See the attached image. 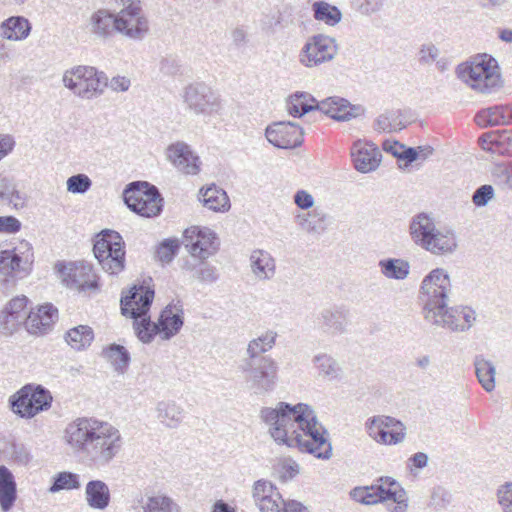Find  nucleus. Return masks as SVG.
Returning a JSON list of instances; mask_svg holds the SVG:
<instances>
[{"label": "nucleus", "instance_id": "obj_1", "mask_svg": "<svg viewBox=\"0 0 512 512\" xmlns=\"http://www.w3.org/2000/svg\"><path fill=\"white\" fill-rule=\"evenodd\" d=\"M260 418L269 426V434L277 444L297 448L322 460L332 457L328 432L310 405L279 402L275 408H262Z\"/></svg>", "mask_w": 512, "mask_h": 512}, {"label": "nucleus", "instance_id": "obj_2", "mask_svg": "<svg viewBox=\"0 0 512 512\" xmlns=\"http://www.w3.org/2000/svg\"><path fill=\"white\" fill-rule=\"evenodd\" d=\"M63 440L69 449L91 465H108L122 450L120 430L96 417H78L67 424Z\"/></svg>", "mask_w": 512, "mask_h": 512}, {"label": "nucleus", "instance_id": "obj_3", "mask_svg": "<svg viewBox=\"0 0 512 512\" xmlns=\"http://www.w3.org/2000/svg\"><path fill=\"white\" fill-rule=\"evenodd\" d=\"M286 110L295 118L312 111H320L337 121H349L365 112L363 106L352 105L344 98L335 96L318 101L305 91H296L290 94L286 99Z\"/></svg>", "mask_w": 512, "mask_h": 512}, {"label": "nucleus", "instance_id": "obj_4", "mask_svg": "<svg viewBox=\"0 0 512 512\" xmlns=\"http://www.w3.org/2000/svg\"><path fill=\"white\" fill-rule=\"evenodd\" d=\"M409 235L414 244L434 255L451 254L458 246L455 232L448 228L438 229L426 213L412 217Z\"/></svg>", "mask_w": 512, "mask_h": 512}, {"label": "nucleus", "instance_id": "obj_5", "mask_svg": "<svg viewBox=\"0 0 512 512\" xmlns=\"http://www.w3.org/2000/svg\"><path fill=\"white\" fill-rule=\"evenodd\" d=\"M457 77L480 93H490L501 84L497 61L488 54H480L470 61L459 64Z\"/></svg>", "mask_w": 512, "mask_h": 512}, {"label": "nucleus", "instance_id": "obj_6", "mask_svg": "<svg viewBox=\"0 0 512 512\" xmlns=\"http://www.w3.org/2000/svg\"><path fill=\"white\" fill-rule=\"evenodd\" d=\"M185 110L204 119L222 117L224 103L218 91L204 81H194L185 85L180 92Z\"/></svg>", "mask_w": 512, "mask_h": 512}, {"label": "nucleus", "instance_id": "obj_7", "mask_svg": "<svg viewBox=\"0 0 512 512\" xmlns=\"http://www.w3.org/2000/svg\"><path fill=\"white\" fill-rule=\"evenodd\" d=\"M62 83L75 96L91 100L104 93L108 78L93 66L78 65L64 72Z\"/></svg>", "mask_w": 512, "mask_h": 512}, {"label": "nucleus", "instance_id": "obj_8", "mask_svg": "<svg viewBox=\"0 0 512 512\" xmlns=\"http://www.w3.org/2000/svg\"><path fill=\"white\" fill-rule=\"evenodd\" d=\"M34 254L27 242L11 250L0 251V284L4 292L12 290L19 279L30 274Z\"/></svg>", "mask_w": 512, "mask_h": 512}, {"label": "nucleus", "instance_id": "obj_9", "mask_svg": "<svg viewBox=\"0 0 512 512\" xmlns=\"http://www.w3.org/2000/svg\"><path fill=\"white\" fill-rule=\"evenodd\" d=\"M184 324V310L180 301L168 304L160 313L158 322L144 318L137 327V337L143 343H150L156 335L169 340L179 333Z\"/></svg>", "mask_w": 512, "mask_h": 512}, {"label": "nucleus", "instance_id": "obj_10", "mask_svg": "<svg viewBox=\"0 0 512 512\" xmlns=\"http://www.w3.org/2000/svg\"><path fill=\"white\" fill-rule=\"evenodd\" d=\"M239 369L248 389L256 395L271 393L277 386L279 365L271 356L258 360L243 359Z\"/></svg>", "mask_w": 512, "mask_h": 512}, {"label": "nucleus", "instance_id": "obj_11", "mask_svg": "<svg viewBox=\"0 0 512 512\" xmlns=\"http://www.w3.org/2000/svg\"><path fill=\"white\" fill-rule=\"evenodd\" d=\"M452 285L448 272L443 268H435L422 280L420 287L423 302V316L426 320L433 312H441L448 305Z\"/></svg>", "mask_w": 512, "mask_h": 512}, {"label": "nucleus", "instance_id": "obj_12", "mask_svg": "<svg viewBox=\"0 0 512 512\" xmlns=\"http://www.w3.org/2000/svg\"><path fill=\"white\" fill-rule=\"evenodd\" d=\"M51 392L40 384L29 383L8 399L10 410L20 418L32 419L52 405Z\"/></svg>", "mask_w": 512, "mask_h": 512}, {"label": "nucleus", "instance_id": "obj_13", "mask_svg": "<svg viewBox=\"0 0 512 512\" xmlns=\"http://www.w3.org/2000/svg\"><path fill=\"white\" fill-rule=\"evenodd\" d=\"M93 252L102 269L109 275H118L125 269V243L118 232L101 231L97 235Z\"/></svg>", "mask_w": 512, "mask_h": 512}, {"label": "nucleus", "instance_id": "obj_14", "mask_svg": "<svg viewBox=\"0 0 512 512\" xmlns=\"http://www.w3.org/2000/svg\"><path fill=\"white\" fill-rule=\"evenodd\" d=\"M124 201L128 208L146 218L160 214L163 198L158 189L148 182H131L124 190Z\"/></svg>", "mask_w": 512, "mask_h": 512}, {"label": "nucleus", "instance_id": "obj_15", "mask_svg": "<svg viewBox=\"0 0 512 512\" xmlns=\"http://www.w3.org/2000/svg\"><path fill=\"white\" fill-rule=\"evenodd\" d=\"M151 30L150 20L140 0H126L118 11L117 33L125 38L140 42Z\"/></svg>", "mask_w": 512, "mask_h": 512}, {"label": "nucleus", "instance_id": "obj_16", "mask_svg": "<svg viewBox=\"0 0 512 512\" xmlns=\"http://www.w3.org/2000/svg\"><path fill=\"white\" fill-rule=\"evenodd\" d=\"M337 52L338 45L335 38L316 34L307 39L299 52L298 61L306 68H315L332 61Z\"/></svg>", "mask_w": 512, "mask_h": 512}, {"label": "nucleus", "instance_id": "obj_17", "mask_svg": "<svg viewBox=\"0 0 512 512\" xmlns=\"http://www.w3.org/2000/svg\"><path fill=\"white\" fill-rule=\"evenodd\" d=\"M62 282L70 289L80 292L97 290L98 277L91 264L85 261L57 262L54 267Z\"/></svg>", "mask_w": 512, "mask_h": 512}, {"label": "nucleus", "instance_id": "obj_18", "mask_svg": "<svg viewBox=\"0 0 512 512\" xmlns=\"http://www.w3.org/2000/svg\"><path fill=\"white\" fill-rule=\"evenodd\" d=\"M365 427L369 437L381 445H398L406 438V426L391 416L370 417L367 419Z\"/></svg>", "mask_w": 512, "mask_h": 512}, {"label": "nucleus", "instance_id": "obj_19", "mask_svg": "<svg viewBox=\"0 0 512 512\" xmlns=\"http://www.w3.org/2000/svg\"><path fill=\"white\" fill-rule=\"evenodd\" d=\"M476 319V311L469 306L448 307L447 305L441 312H433L426 321L452 332H466L474 325Z\"/></svg>", "mask_w": 512, "mask_h": 512}, {"label": "nucleus", "instance_id": "obj_20", "mask_svg": "<svg viewBox=\"0 0 512 512\" xmlns=\"http://www.w3.org/2000/svg\"><path fill=\"white\" fill-rule=\"evenodd\" d=\"M153 299L154 290L144 285L134 286L129 291V295L121 299V312L134 320L133 327L136 334L139 322L150 317L148 313Z\"/></svg>", "mask_w": 512, "mask_h": 512}, {"label": "nucleus", "instance_id": "obj_21", "mask_svg": "<svg viewBox=\"0 0 512 512\" xmlns=\"http://www.w3.org/2000/svg\"><path fill=\"white\" fill-rule=\"evenodd\" d=\"M183 243L192 256L202 260L213 255L219 246L216 234L210 228L199 226L184 231Z\"/></svg>", "mask_w": 512, "mask_h": 512}, {"label": "nucleus", "instance_id": "obj_22", "mask_svg": "<svg viewBox=\"0 0 512 512\" xmlns=\"http://www.w3.org/2000/svg\"><path fill=\"white\" fill-rule=\"evenodd\" d=\"M265 136L269 143L280 149L296 148L303 142L302 128L290 121L272 123L266 128Z\"/></svg>", "mask_w": 512, "mask_h": 512}, {"label": "nucleus", "instance_id": "obj_23", "mask_svg": "<svg viewBox=\"0 0 512 512\" xmlns=\"http://www.w3.org/2000/svg\"><path fill=\"white\" fill-rule=\"evenodd\" d=\"M252 498L260 512H284L286 501L271 481L259 479L252 486Z\"/></svg>", "mask_w": 512, "mask_h": 512}, {"label": "nucleus", "instance_id": "obj_24", "mask_svg": "<svg viewBox=\"0 0 512 512\" xmlns=\"http://www.w3.org/2000/svg\"><path fill=\"white\" fill-rule=\"evenodd\" d=\"M167 159L181 173L197 175L201 170V160L192 148L185 142L178 141L168 146Z\"/></svg>", "mask_w": 512, "mask_h": 512}, {"label": "nucleus", "instance_id": "obj_25", "mask_svg": "<svg viewBox=\"0 0 512 512\" xmlns=\"http://www.w3.org/2000/svg\"><path fill=\"white\" fill-rule=\"evenodd\" d=\"M28 298L24 295L11 299L0 314V333L12 335L25 325Z\"/></svg>", "mask_w": 512, "mask_h": 512}, {"label": "nucleus", "instance_id": "obj_26", "mask_svg": "<svg viewBox=\"0 0 512 512\" xmlns=\"http://www.w3.org/2000/svg\"><path fill=\"white\" fill-rule=\"evenodd\" d=\"M117 22L118 12L100 8L89 17L88 30L95 39L107 41L117 33Z\"/></svg>", "mask_w": 512, "mask_h": 512}, {"label": "nucleus", "instance_id": "obj_27", "mask_svg": "<svg viewBox=\"0 0 512 512\" xmlns=\"http://www.w3.org/2000/svg\"><path fill=\"white\" fill-rule=\"evenodd\" d=\"M377 503L387 500L393 501V506L388 507L390 512H406L408 499L405 490L398 482L390 477L380 478L376 483Z\"/></svg>", "mask_w": 512, "mask_h": 512}, {"label": "nucleus", "instance_id": "obj_28", "mask_svg": "<svg viewBox=\"0 0 512 512\" xmlns=\"http://www.w3.org/2000/svg\"><path fill=\"white\" fill-rule=\"evenodd\" d=\"M354 167L361 173H369L378 168L381 162V152L373 143L358 140L351 148Z\"/></svg>", "mask_w": 512, "mask_h": 512}, {"label": "nucleus", "instance_id": "obj_29", "mask_svg": "<svg viewBox=\"0 0 512 512\" xmlns=\"http://www.w3.org/2000/svg\"><path fill=\"white\" fill-rule=\"evenodd\" d=\"M349 311L344 306H332L321 310L318 324L321 330L331 336L345 333L348 327Z\"/></svg>", "mask_w": 512, "mask_h": 512}, {"label": "nucleus", "instance_id": "obj_30", "mask_svg": "<svg viewBox=\"0 0 512 512\" xmlns=\"http://www.w3.org/2000/svg\"><path fill=\"white\" fill-rule=\"evenodd\" d=\"M58 318V310L51 304L40 306L36 311H26L25 327L30 334L47 333Z\"/></svg>", "mask_w": 512, "mask_h": 512}, {"label": "nucleus", "instance_id": "obj_31", "mask_svg": "<svg viewBox=\"0 0 512 512\" xmlns=\"http://www.w3.org/2000/svg\"><path fill=\"white\" fill-rule=\"evenodd\" d=\"M133 508L136 512H183L174 498L161 492L140 496Z\"/></svg>", "mask_w": 512, "mask_h": 512}, {"label": "nucleus", "instance_id": "obj_32", "mask_svg": "<svg viewBox=\"0 0 512 512\" xmlns=\"http://www.w3.org/2000/svg\"><path fill=\"white\" fill-rule=\"evenodd\" d=\"M84 497L89 508L100 511L108 508L112 499L108 484L100 479L87 482Z\"/></svg>", "mask_w": 512, "mask_h": 512}, {"label": "nucleus", "instance_id": "obj_33", "mask_svg": "<svg viewBox=\"0 0 512 512\" xmlns=\"http://www.w3.org/2000/svg\"><path fill=\"white\" fill-rule=\"evenodd\" d=\"M250 268L254 277L259 281H269L276 274V261L266 250L256 249L251 252Z\"/></svg>", "mask_w": 512, "mask_h": 512}, {"label": "nucleus", "instance_id": "obj_34", "mask_svg": "<svg viewBox=\"0 0 512 512\" xmlns=\"http://www.w3.org/2000/svg\"><path fill=\"white\" fill-rule=\"evenodd\" d=\"M479 142L484 150L499 153L512 154V130H496L484 133Z\"/></svg>", "mask_w": 512, "mask_h": 512}, {"label": "nucleus", "instance_id": "obj_35", "mask_svg": "<svg viewBox=\"0 0 512 512\" xmlns=\"http://www.w3.org/2000/svg\"><path fill=\"white\" fill-rule=\"evenodd\" d=\"M155 410L159 422L170 429L178 428L185 416L183 407L174 400L159 401Z\"/></svg>", "mask_w": 512, "mask_h": 512}, {"label": "nucleus", "instance_id": "obj_36", "mask_svg": "<svg viewBox=\"0 0 512 512\" xmlns=\"http://www.w3.org/2000/svg\"><path fill=\"white\" fill-rule=\"evenodd\" d=\"M312 365L317 376L322 380L338 381L342 378L343 369L339 362L330 354H316L312 358Z\"/></svg>", "mask_w": 512, "mask_h": 512}, {"label": "nucleus", "instance_id": "obj_37", "mask_svg": "<svg viewBox=\"0 0 512 512\" xmlns=\"http://www.w3.org/2000/svg\"><path fill=\"white\" fill-rule=\"evenodd\" d=\"M278 333L275 330L268 329L248 342L246 348V360H258L266 357V353L271 351L276 345Z\"/></svg>", "mask_w": 512, "mask_h": 512}, {"label": "nucleus", "instance_id": "obj_38", "mask_svg": "<svg viewBox=\"0 0 512 512\" xmlns=\"http://www.w3.org/2000/svg\"><path fill=\"white\" fill-rule=\"evenodd\" d=\"M32 25L23 16H12L0 24V36L11 41L25 40L31 32Z\"/></svg>", "mask_w": 512, "mask_h": 512}, {"label": "nucleus", "instance_id": "obj_39", "mask_svg": "<svg viewBox=\"0 0 512 512\" xmlns=\"http://www.w3.org/2000/svg\"><path fill=\"white\" fill-rule=\"evenodd\" d=\"M17 498L16 482L12 472L6 466H0V507L8 512Z\"/></svg>", "mask_w": 512, "mask_h": 512}, {"label": "nucleus", "instance_id": "obj_40", "mask_svg": "<svg viewBox=\"0 0 512 512\" xmlns=\"http://www.w3.org/2000/svg\"><path fill=\"white\" fill-rule=\"evenodd\" d=\"M200 201L207 209L214 212H226L230 209L227 193L215 185L200 190Z\"/></svg>", "mask_w": 512, "mask_h": 512}, {"label": "nucleus", "instance_id": "obj_41", "mask_svg": "<svg viewBox=\"0 0 512 512\" xmlns=\"http://www.w3.org/2000/svg\"><path fill=\"white\" fill-rule=\"evenodd\" d=\"M475 123L482 128L489 126L508 125L509 118L506 105H495L481 109L475 115Z\"/></svg>", "mask_w": 512, "mask_h": 512}, {"label": "nucleus", "instance_id": "obj_42", "mask_svg": "<svg viewBox=\"0 0 512 512\" xmlns=\"http://www.w3.org/2000/svg\"><path fill=\"white\" fill-rule=\"evenodd\" d=\"M326 214L313 210L308 213H299L295 216L297 225L305 232L321 235L327 229Z\"/></svg>", "mask_w": 512, "mask_h": 512}, {"label": "nucleus", "instance_id": "obj_43", "mask_svg": "<svg viewBox=\"0 0 512 512\" xmlns=\"http://www.w3.org/2000/svg\"><path fill=\"white\" fill-rule=\"evenodd\" d=\"M311 9L314 19L327 26L334 27L342 20V12L340 9L326 1H315Z\"/></svg>", "mask_w": 512, "mask_h": 512}, {"label": "nucleus", "instance_id": "obj_44", "mask_svg": "<svg viewBox=\"0 0 512 512\" xmlns=\"http://www.w3.org/2000/svg\"><path fill=\"white\" fill-rule=\"evenodd\" d=\"M381 274L387 279L404 280L410 272L408 261L402 258H385L378 262Z\"/></svg>", "mask_w": 512, "mask_h": 512}, {"label": "nucleus", "instance_id": "obj_45", "mask_svg": "<svg viewBox=\"0 0 512 512\" xmlns=\"http://www.w3.org/2000/svg\"><path fill=\"white\" fill-rule=\"evenodd\" d=\"M475 373L483 389L491 392L495 388V366L483 355H477L474 359Z\"/></svg>", "mask_w": 512, "mask_h": 512}, {"label": "nucleus", "instance_id": "obj_46", "mask_svg": "<svg viewBox=\"0 0 512 512\" xmlns=\"http://www.w3.org/2000/svg\"><path fill=\"white\" fill-rule=\"evenodd\" d=\"M102 357L105 358L118 373H124L130 362L128 350L119 344H111L102 350Z\"/></svg>", "mask_w": 512, "mask_h": 512}, {"label": "nucleus", "instance_id": "obj_47", "mask_svg": "<svg viewBox=\"0 0 512 512\" xmlns=\"http://www.w3.org/2000/svg\"><path fill=\"white\" fill-rule=\"evenodd\" d=\"M405 122L402 119V114L399 110L387 111L379 115L373 124L375 131L379 133H392L401 131L405 128Z\"/></svg>", "mask_w": 512, "mask_h": 512}, {"label": "nucleus", "instance_id": "obj_48", "mask_svg": "<svg viewBox=\"0 0 512 512\" xmlns=\"http://www.w3.org/2000/svg\"><path fill=\"white\" fill-rule=\"evenodd\" d=\"M94 339V333L91 327L79 325L67 331L65 340L67 344L75 350H83L89 347Z\"/></svg>", "mask_w": 512, "mask_h": 512}, {"label": "nucleus", "instance_id": "obj_49", "mask_svg": "<svg viewBox=\"0 0 512 512\" xmlns=\"http://www.w3.org/2000/svg\"><path fill=\"white\" fill-rule=\"evenodd\" d=\"M80 487V475L69 471H62L53 477V483L48 491L50 493H57L61 490H77Z\"/></svg>", "mask_w": 512, "mask_h": 512}, {"label": "nucleus", "instance_id": "obj_50", "mask_svg": "<svg viewBox=\"0 0 512 512\" xmlns=\"http://www.w3.org/2000/svg\"><path fill=\"white\" fill-rule=\"evenodd\" d=\"M491 176L494 183L502 189H512V164H495L491 170Z\"/></svg>", "mask_w": 512, "mask_h": 512}, {"label": "nucleus", "instance_id": "obj_51", "mask_svg": "<svg viewBox=\"0 0 512 512\" xmlns=\"http://www.w3.org/2000/svg\"><path fill=\"white\" fill-rule=\"evenodd\" d=\"M67 190L73 194H84L92 186L91 179L86 174H76L67 179Z\"/></svg>", "mask_w": 512, "mask_h": 512}, {"label": "nucleus", "instance_id": "obj_52", "mask_svg": "<svg viewBox=\"0 0 512 512\" xmlns=\"http://www.w3.org/2000/svg\"><path fill=\"white\" fill-rule=\"evenodd\" d=\"M179 249V243L175 239L164 240L156 250L157 258L163 263H169L176 256Z\"/></svg>", "mask_w": 512, "mask_h": 512}, {"label": "nucleus", "instance_id": "obj_53", "mask_svg": "<svg viewBox=\"0 0 512 512\" xmlns=\"http://www.w3.org/2000/svg\"><path fill=\"white\" fill-rule=\"evenodd\" d=\"M377 495L376 484L366 487H357L351 492V496L354 500L366 505L376 504Z\"/></svg>", "mask_w": 512, "mask_h": 512}, {"label": "nucleus", "instance_id": "obj_54", "mask_svg": "<svg viewBox=\"0 0 512 512\" xmlns=\"http://www.w3.org/2000/svg\"><path fill=\"white\" fill-rule=\"evenodd\" d=\"M439 54V49L433 43H424L417 52V61L420 65L429 66L437 60Z\"/></svg>", "mask_w": 512, "mask_h": 512}, {"label": "nucleus", "instance_id": "obj_55", "mask_svg": "<svg viewBox=\"0 0 512 512\" xmlns=\"http://www.w3.org/2000/svg\"><path fill=\"white\" fill-rule=\"evenodd\" d=\"M194 276L200 282L206 284L216 282L219 277L216 267L205 262L200 263L199 266L195 268Z\"/></svg>", "mask_w": 512, "mask_h": 512}, {"label": "nucleus", "instance_id": "obj_56", "mask_svg": "<svg viewBox=\"0 0 512 512\" xmlns=\"http://www.w3.org/2000/svg\"><path fill=\"white\" fill-rule=\"evenodd\" d=\"M451 495L442 486H436L431 490L429 505L435 509L445 508L450 503Z\"/></svg>", "mask_w": 512, "mask_h": 512}, {"label": "nucleus", "instance_id": "obj_57", "mask_svg": "<svg viewBox=\"0 0 512 512\" xmlns=\"http://www.w3.org/2000/svg\"><path fill=\"white\" fill-rule=\"evenodd\" d=\"M181 64L179 59L174 55H167L159 62V70L164 75L174 76L179 73Z\"/></svg>", "mask_w": 512, "mask_h": 512}, {"label": "nucleus", "instance_id": "obj_58", "mask_svg": "<svg viewBox=\"0 0 512 512\" xmlns=\"http://www.w3.org/2000/svg\"><path fill=\"white\" fill-rule=\"evenodd\" d=\"M497 499L504 512H512V483H506L498 489Z\"/></svg>", "mask_w": 512, "mask_h": 512}, {"label": "nucleus", "instance_id": "obj_59", "mask_svg": "<svg viewBox=\"0 0 512 512\" xmlns=\"http://www.w3.org/2000/svg\"><path fill=\"white\" fill-rule=\"evenodd\" d=\"M494 189L491 185H482L473 194L472 201L478 206H485L488 201L493 197Z\"/></svg>", "mask_w": 512, "mask_h": 512}, {"label": "nucleus", "instance_id": "obj_60", "mask_svg": "<svg viewBox=\"0 0 512 512\" xmlns=\"http://www.w3.org/2000/svg\"><path fill=\"white\" fill-rule=\"evenodd\" d=\"M21 229V222L14 216H0V233H16Z\"/></svg>", "mask_w": 512, "mask_h": 512}, {"label": "nucleus", "instance_id": "obj_61", "mask_svg": "<svg viewBox=\"0 0 512 512\" xmlns=\"http://www.w3.org/2000/svg\"><path fill=\"white\" fill-rule=\"evenodd\" d=\"M293 199L296 206L302 210L310 209L314 205L313 196L306 190H298Z\"/></svg>", "mask_w": 512, "mask_h": 512}, {"label": "nucleus", "instance_id": "obj_62", "mask_svg": "<svg viewBox=\"0 0 512 512\" xmlns=\"http://www.w3.org/2000/svg\"><path fill=\"white\" fill-rule=\"evenodd\" d=\"M231 39L236 47H243L248 42L247 31L244 29V27L237 26L231 30Z\"/></svg>", "mask_w": 512, "mask_h": 512}, {"label": "nucleus", "instance_id": "obj_63", "mask_svg": "<svg viewBox=\"0 0 512 512\" xmlns=\"http://www.w3.org/2000/svg\"><path fill=\"white\" fill-rule=\"evenodd\" d=\"M108 86L115 92H125L130 88L131 81L125 76H115L108 82Z\"/></svg>", "mask_w": 512, "mask_h": 512}, {"label": "nucleus", "instance_id": "obj_64", "mask_svg": "<svg viewBox=\"0 0 512 512\" xmlns=\"http://www.w3.org/2000/svg\"><path fill=\"white\" fill-rule=\"evenodd\" d=\"M405 145L399 143L394 140H385L382 143V148L385 152L392 154L394 157H397L400 160L402 155V151Z\"/></svg>", "mask_w": 512, "mask_h": 512}]
</instances>
